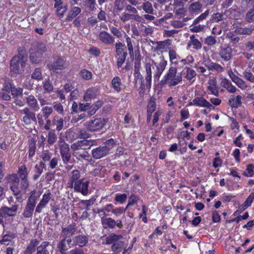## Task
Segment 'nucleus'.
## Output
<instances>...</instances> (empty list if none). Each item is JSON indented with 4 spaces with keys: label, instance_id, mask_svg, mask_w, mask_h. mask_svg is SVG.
Here are the masks:
<instances>
[{
    "label": "nucleus",
    "instance_id": "obj_1",
    "mask_svg": "<svg viewBox=\"0 0 254 254\" xmlns=\"http://www.w3.org/2000/svg\"><path fill=\"white\" fill-rule=\"evenodd\" d=\"M182 72H178L176 66L171 65L161 80L162 84H166L169 87L175 86L182 81Z\"/></svg>",
    "mask_w": 254,
    "mask_h": 254
},
{
    "label": "nucleus",
    "instance_id": "obj_2",
    "mask_svg": "<svg viewBox=\"0 0 254 254\" xmlns=\"http://www.w3.org/2000/svg\"><path fill=\"white\" fill-rule=\"evenodd\" d=\"M27 61L26 56L23 52H19L17 56L13 57L10 61L11 74L14 75L23 72Z\"/></svg>",
    "mask_w": 254,
    "mask_h": 254
},
{
    "label": "nucleus",
    "instance_id": "obj_3",
    "mask_svg": "<svg viewBox=\"0 0 254 254\" xmlns=\"http://www.w3.org/2000/svg\"><path fill=\"white\" fill-rule=\"evenodd\" d=\"M46 50V46L43 43H38L32 45V48L30 49V62L33 64L39 63L41 61L43 53Z\"/></svg>",
    "mask_w": 254,
    "mask_h": 254
},
{
    "label": "nucleus",
    "instance_id": "obj_4",
    "mask_svg": "<svg viewBox=\"0 0 254 254\" xmlns=\"http://www.w3.org/2000/svg\"><path fill=\"white\" fill-rule=\"evenodd\" d=\"M123 239V236L121 235H116L112 234L109 235L106 239V244H111L112 251L116 253L120 252L124 245L123 241H121Z\"/></svg>",
    "mask_w": 254,
    "mask_h": 254
},
{
    "label": "nucleus",
    "instance_id": "obj_5",
    "mask_svg": "<svg viewBox=\"0 0 254 254\" xmlns=\"http://www.w3.org/2000/svg\"><path fill=\"white\" fill-rule=\"evenodd\" d=\"M96 144V140L94 139L81 140H78L71 145V149L74 154H77L80 152V150H86Z\"/></svg>",
    "mask_w": 254,
    "mask_h": 254
},
{
    "label": "nucleus",
    "instance_id": "obj_6",
    "mask_svg": "<svg viewBox=\"0 0 254 254\" xmlns=\"http://www.w3.org/2000/svg\"><path fill=\"white\" fill-rule=\"evenodd\" d=\"M107 122V120L103 118H96L86 123L87 129L91 132L98 131L101 130Z\"/></svg>",
    "mask_w": 254,
    "mask_h": 254
},
{
    "label": "nucleus",
    "instance_id": "obj_7",
    "mask_svg": "<svg viewBox=\"0 0 254 254\" xmlns=\"http://www.w3.org/2000/svg\"><path fill=\"white\" fill-rule=\"evenodd\" d=\"M159 58V62L157 63L153 61V63L155 65L153 72L154 81L159 80L167 65V61L164 59L163 56H161Z\"/></svg>",
    "mask_w": 254,
    "mask_h": 254
},
{
    "label": "nucleus",
    "instance_id": "obj_8",
    "mask_svg": "<svg viewBox=\"0 0 254 254\" xmlns=\"http://www.w3.org/2000/svg\"><path fill=\"white\" fill-rule=\"evenodd\" d=\"M60 149L61 157L64 164H67L70 160L69 145L64 141L60 143Z\"/></svg>",
    "mask_w": 254,
    "mask_h": 254
},
{
    "label": "nucleus",
    "instance_id": "obj_9",
    "mask_svg": "<svg viewBox=\"0 0 254 254\" xmlns=\"http://www.w3.org/2000/svg\"><path fill=\"white\" fill-rule=\"evenodd\" d=\"M83 179L78 180L72 186L75 191L80 192L83 195H86L88 192L89 181L83 182Z\"/></svg>",
    "mask_w": 254,
    "mask_h": 254
},
{
    "label": "nucleus",
    "instance_id": "obj_10",
    "mask_svg": "<svg viewBox=\"0 0 254 254\" xmlns=\"http://www.w3.org/2000/svg\"><path fill=\"white\" fill-rule=\"evenodd\" d=\"M53 195L50 191H46L42 196V198L36 207L35 213H40L42 209L46 207L53 197Z\"/></svg>",
    "mask_w": 254,
    "mask_h": 254
},
{
    "label": "nucleus",
    "instance_id": "obj_11",
    "mask_svg": "<svg viewBox=\"0 0 254 254\" xmlns=\"http://www.w3.org/2000/svg\"><path fill=\"white\" fill-rule=\"evenodd\" d=\"M109 148L105 146H100L92 150V157L95 159H99L103 158L109 153Z\"/></svg>",
    "mask_w": 254,
    "mask_h": 254
},
{
    "label": "nucleus",
    "instance_id": "obj_12",
    "mask_svg": "<svg viewBox=\"0 0 254 254\" xmlns=\"http://www.w3.org/2000/svg\"><path fill=\"white\" fill-rule=\"evenodd\" d=\"M19 112L20 114L24 115L22 121L26 125H30L32 121H36L35 114L32 112L29 108L26 107L23 109L20 110Z\"/></svg>",
    "mask_w": 254,
    "mask_h": 254
},
{
    "label": "nucleus",
    "instance_id": "obj_13",
    "mask_svg": "<svg viewBox=\"0 0 254 254\" xmlns=\"http://www.w3.org/2000/svg\"><path fill=\"white\" fill-rule=\"evenodd\" d=\"M232 49L229 46L220 47L219 50V55L223 61L227 62L232 59Z\"/></svg>",
    "mask_w": 254,
    "mask_h": 254
},
{
    "label": "nucleus",
    "instance_id": "obj_14",
    "mask_svg": "<svg viewBox=\"0 0 254 254\" xmlns=\"http://www.w3.org/2000/svg\"><path fill=\"white\" fill-rule=\"evenodd\" d=\"M98 39L102 43L107 45H112L115 42V38L110 33L104 30L99 33Z\"/></svg>",
    "mask_w": 254,
    "mask_h": 254
},
{
    "label": "nucleus",
    "instance_id": "obj_15",
    "mask_svg": "<svg viewBox=\"0 0 254 254\" xmlns=\"http://www.w3.org/2000/svg\"><path fill=\"white\" fill-rule=\"evenodd\" d=\"M72 242L71 238H64L61 240L58 244V248L62 254H65L67 251L71 248L70 244Z\"/></svg>",
    "mask_w": 254,
    "mask_h": 254
},
{
    "label": "nucleus",
    "instance_id": "obj_16",
    "mask_svg": "<svg viewBox=\"0 0 254 254\" xmlns=\"http://www.w3.org/2000/svg\"><path fill=\"white\" fill-rule=\"evenodd\" d=\"M207 89L211 92V94L218 96L219 95V87L214 78L210 79L207 82Z\"/></svg>",
    "mask_w": 254,
    "mask_h": 254
},
{
    "label": "nucleus",
    "instance_id": "obj_17",
    "mask_svg": "<svg viewBox=\"0 0 254 254\" xmlns=\"http://www.w3.org/2000/svg\"><path fill=\"white\" fill-rule=\"evenodd\" d=\"M16 236L15 234L9 232L2 236L1 239L0 240V244L5 246L11 245L14 243L13 240L15 238Z\"/></svg>",
    "mask_w": 254,
    "mask_h": 254
},
{
    "label": "nucleus",
    "instance_id": "obj_18",
    "mask_svg": "<svg viewBox=\"0 0 254 254\" xmlns=\"http://www.w3.org/2000/svg\"><path fill=\"white\" fill-rule=\"evenodd\" d=\"M98 92V88L96 87H91L88 88L84 93L83 99L85 101H90L96 97Z\"/></svg>",
    "mask_w": 254,
    "mask_h": 254
},
{
    "label": "nucleus",
    "instance_id": "obj_19",
    "mask_svg": "<svg viewBox=\"0 0 254 254\" xmlns=\"http://www.w3.org/2000/svg\"><path fill=\"white\" fill-rule=\"evenodd\" d=\"M0 209L5 218H6L7 217L14 216L16 215L18 209V206L17 205H13L11 207L4 206Z\"/></svg>",
    "mask_w": 254,
    "mask_h": 254
},
{
    "label": "nucleus",
    "instance_id": "obj_20",
    "mask_svg": "<svg viewBox=\"0 0 254 254\" xmlns=\"http://www.w3.org/2000/svg\"><path fill=\"white\" fill-rule=\"evenodd\" d=\"M65 67L64 60L62 58H58L50 66V69L53 71L58 72Z\"/></svg>",
    "mask_w": 254,
    "mask_h": 254
},
{
    "label": "nucleus",
    "instance_id": "obj_21",
    "mask_svg": "<svg viewBox=\"0 0 254 254\" xmlns=\"http://www.w3.org/2000/svg\"><path fill=\"white\" fill-rule=\"evenodd\" d=\"M184 70H185L184 73L185 75L184 77L191 83H193L195 80L196 75L195 71L192 68L188 66H186Z\"/></svg>",
    "mask_w": 254,
    "mask_h": 254
},
{
    "label": "nucleus",
    "instance_id": "obj_22",
    "mask_svg": "<svg viewBox=\"0 0 254 254\" xmlns=\"http://www.w3.org/2000/svg\"><path fill=\"white\" fill-rule=\"evenodd\" d=\"M88 237L84 235H79L73 239L74 244L80 247L85 246L88 243Z\"/></svg>",
    "mask_w": 254,
    "mask_h": 254
},
{
    "label": "nucleus",
    "instance_id": "obj_23",
    "mask_svg": "<svg viewBox=\"0 0 254 254\" xmlns=\"http://www.w3.org/2000/svg\"><path fill=\"white\" fill-rule=\"evenodd\" d=\"M193 103L195 104V106L200 107L210 108L212 107L211 103L203 97L195 98Z\"/></svg>",
    "mask_w": 254,
    "mask_h": 254
},
{
    "label": "nucleus",
    "instance_id": "obj_24",
    "mask_svg": "<svg viewBox=\"0 0 254 254\" xmlns=\"http://www.w3.org/2000/svg\"><path fill=\"white\" fill-rule=\"evenodd\" d=\"M26 102L28 105L35 111L40 110V106L37 99L33 95H29L26 98Z\"/></svg>",
    "mask_w": 254,
    "mask_h": 254
},
{
    "label": "nucleus",
    "instance_id": "obj_25",
    "mask_svg": "<svg viewBox=\"0 0 254 254\" xmlns=\"http://www.w3.org/2000/svg\"><path fill=\"white\" fill-rule=\"evenodd\" d=\"M52 124L53 126H56V129L60 131L64 128V122L63 118L56 115L53 118Z\"/></svg>",
    "mask_w": 254,
    "mask_h": 254
},
{
    "label": "nucleus",
    "instance_id": "obj_26",
    "mask_svg": "<svg viewBox=\"0 0 254 254\" xmlns=\"http://www.w3.org/2000/svg\"><path fill=\"white\" fill-rule=\"evenodd\" d=\"M193 46V48L195 50H199L201 48L202 44L201 42L196 38L195 35H191L190 36V41L187 44L188 48L191 46Z\"/></svg>",
    "mask_w": 254,
    "mask_h": 254
},
{
    "label": "nucleus",
    "instance_id": "obj_27",
    "mask_svg": "<svg viewBox=\"0 0 254 254\" xmlns=\"http://www.w3.org/2000/svg\"><path fill=\"white\" fill-rule=\"evenodd\" d=\"M101 223L103 227L105 229H113L115 227L116 224L115 220L111 217H101Z\"/></svg>",
    "mask_w": 254,
    "mask_h": 254
},
{
    "label": "nucleus",
    "instance_id": "obj_28",
    "mask_svg": "<svg viewBox=\"0 0 254 254\" xmlns=\"http://www.w3.org/2000/svg\"><path fill=\"white\" fill-rule=\"evenodd\" d=\"M39 244V241L36 239L32 240L28 244L27 248L21 254H32L36 250V248Z\"/></svg>",
    "mask_w": 254,
    "mask_h": 254
},
{
    "label": "nucleus",
    "instance_id": "obj_29",
    "mask_svg": "<svg viewBox=\"0 0 254 254\" xmlns=\"http://www.w3.org/2000/svg\"><path fill=\"white\" fill-rule=\"evenodd\" d=\"M40 194H37L36 190L31 191L30 193V196H29L27 201L26 204L35 207L37 203V200L39 198Z\"/></svg>",
    "mask_w": 254,
    "mask_h": 254
},
{
    "label": "nucleus",
    "instance_id": "obj_30",
    "mask_svg": "<svg viewBox=\"0 0 254 254\" xmlns=\"http://www.w3.org/2000/svg\"><path fill=\"white\" fill-rule=\"evenodd\" d=\"M145 71H146V76H145V81L146 85L147 87H150L151 86V81H152V70H151V65L150 64L147 63L145 65Z\"/></svg>",
    "mask_w": 254,
    "mask_h": 254
},
{
    "label": "nucleus",
    "instance_id": "obj_31",
    "mask_svg": "<svg viewBox=\"0 0 254 254\" xmlns=\"http://www.w3.org/2000/svg\"><path fill=\"white\" fill-rule=\"evenodd\" d=\"M76 231V228L74 226L70 225L66 228H63L62 230V234L64 238L68 239L70 238L71 236L74 234Z\"/></svg>",
    "mask_w": 254,
    "mask_h": 254
},
{
    "label": "nucleus",
    "instance_id": "obj_32",
    "mask_svg": "<svg viewBox=\"0 0 254 254\" xmlns=\"http://www.w3.org/2000/svg\"><path fill=\"white\" fill-rule=\"evenodd\" d=\"M10 189L12 192L13 195L15 197L17 201L19 202H22L23 199L21 195V191L18 187V185L10 186Z\"/></svg>",
    "mask_w": 254,
    "mask_h": 254
},
{
    "label": "nucleus",
    "instance_id": "obj_33",
    "mask_svg": "<svg viewBox=\"0 0 254 254\" xmlns=\"http://www.w3.org/2000/svg\"><path fill=\"white\" fill-rule=\"evenodd\" d=\"M202 4L198 1L191 3L189 7V10L191 13L198 14L201 11Z\"/></svg>",
    "mask_w": 254,
    "mask_h": 254
},
{
    "label": "nucleus",
    "instance_id": "obj_34",
    "mask_svg": "<svg viewBox=\"0 0 254 254\" xmlns=\"http://www.w3.org/2000/svg\"><path fill=\"white\" fill-rule=\"evenodd\" d=\"M242 96L238 95L236 97L233 96L231 97L229 100V103L232 108H237L242 104Z\"/></svg>",
    "mask_w": 254,
    "mask_h": 254
},
{
    "label": "nucleus",
    "instance_id": "obj_35",
    "mask_svg": "<svg viewBox=\"0 0 254 254\" xmlns=\"http://www.w3.org/2000/svg\"><path fill=\"white\" fill-rule=\"evenodd\" d=\"M81 11L80 7L74 6L73 7L70 11L68 12L66 18L67 21H71L77 15H78Z\"/></svg>",
    "mask_w": 254,
    "mask_h": 254
},
{
    "label": "nucleus",
    "instance_id": "obj_36",
    "mask_svg": "<svg viewBox=\"0 0 254 254\" xmlns=\"http://www.w3.org/2000/svg\"><path fill=\"white\" fill-rule=\"evenodd\" d=\"M49 246V242H43L39 246L37 247L36 254H49L47 248Z\"/></svg>",
    "mask_w": 254,
    "mask_h": 254
},
{
    "label": "nucleus",
    "instance_id": "obj_37",
    "mask_svg": "<svg viewBox=\"0 0 254 254\" xmlns=\"http://www.w3.org/2000/svg\"><path fill=\"white\" fill-rule=\"evenodd\" d=\"M35 207L26 204L22 213L23 216L25 218H31Z\"/></svg>",
    "mask_w": 254,
    "mask_h": 254
},
{
    "label": "nucleus",
    "instance_id": "obj_38",
    "mask_svg": "<svg viewBox=\"0 0 254 254\" xmlns=\"http://www.w3.org/2000/svg\"><path fill=\"white\" fill-rule=\"evenodd\" d=\"M207 67L210 70H215L218 72H222L224 71V68L220 64L211 62L207 64Z\"/></svg>",
    "mask_w": 254,
    "mask_h": 254
},
{
    "label": "nucleus",
    "instance_id": "obj_39",
    "mask_svg": "<svg viewBox=\"0 0 254 254\" xmlns=\"http://www.w3.org/2000/svg\"><path fill=\"white\" fill-rule=\"evenodd\" d=\"M3 81L2 91L9 93L12 89V81L8 78L5 77L2 79Z\"/></svg>",
    "mask_w": 254,
    "mask_h": 254
},
{
    "label": "nucleus",
    "instance_id": "obj_40",
    "mask_svg": "<svg viewBox=\"0 0 254 254\" xmlns=\"http://www.w3.org/2000/svg\"><path fill=\"white\" fill-rule=\"evenodd\" d=\"M194 61V59L193 56L189 55L187 56L185 59H180L177 62H178V64H180V67H183L185 65L192 64Z\"/></svg>",
    "mask_w": 254,
    "mask_h": 254
},
{
    "label": "nucleus",
    "instance_id": "obj_41",
    "mask_svg": "<svg viewBox=\"0 0 254 254\" xmlns=\"http://www.w3.org/2000/svg\"><path fill=\"white\" fill-rule=\"evenodd\" d=\"M169 61L172 63V64L176 65L178 64V62L177 61L174 62V60H180V57L177 54V52L175 50L173 49H170L169 51Z\"/></svg>",
    "mask_w": 254,
    "mask_h": 254
},
{
    "label": "nucleus",
    "instance_id": "obj_42",
    "mask_svg": "<svg viewBox=\"0 0 254 254\" xmlns=\"http://www.w3.org/2000/svg\"><path fill=\"white\" fill-rule=\"evenodd\" d=\"M55 7L57 8L56 13L57 15L60 17H63L64 13L67 10L66 6H62L60 3H57L55 4Z\"/></svg>",
    "mask_w": 254,
    "mask_h": 254
},
{
    "label": "nucleus",
    "instance_id": "obj_43",
    "mask_svg": "<svg viewBox=\"0 0 254 254\" xmlns=\"http://www.w3.org/2000/svg\"><path fill=\"white\" fill-rule=\"evenodd\" d=\"M254 198V193H251V194L250 195V196L247 198V199L245 201L244 205L241 206L239 207V209L237 211H236L235 213H237V212H239L240 211H242L246 209L248 206H249L251 204Z\"/></svg>",
    "mask_w": 254,
    "mask_h": 254
},
{
    "label": "nucleus",
    "instance_id": "obj_44",
    "mask_svg": "<svg viewBox=\"0 0 254 254\" xmlns=\"http://www.w3.org/2000/svg\"><path fill=\"white\" fill-rule=\"evenodd\" d=\"M18 174L21 179H27L28 175V168L25 165H21L18 168Z\"/></svg>",
    "mask_w": 254,
    "mask_h": 254
},
{
    "label": "nucleus",
    "instance_id": "obj_45",
    "mask_svg": "<svg viewBox=\"0 0 254 254\" xmlns=\"http://www.w3.org/2000/svg\"><path fill=\"white\" fill-rule=\"evenodd\" d=\"M121 80L119 77L116 76L112 80V87L117 92L121 90Z\"/></svg>",
    "mask_w": 254,
    "mask_h": 254
},
{
    "label": "nucleus",
    "instance_id": "obj_46",
    "mask_svg": "<svg viewBox=\"0 0 254 254\" xmlns=\"http://www.w3.org/2000/svg\"><path fill=\"white\" fill-rule=\"evenodd\" d=\"M7 180L10 186L18 185L19 179L16 174H10L7 177Z\"/></svg>",
    "mask_w": 254,
    "mask_h": 254
},
{
    "label": "nucleus",
    "instance_id": "obj_47",
    "mask_svg": "<svg viewBox=\"0 0 254 254\" xmlns=\"http://www.w3.org/2000/svg\"><path fill=\"white\" fill-rule=\"evenodd\" d=\"M156 108V103L155 99L151 97L148 102L147 107V113L152 114L155 110Z\"/></svg>",
    "mask_w": 254,
    "mask_h": 254
},
{
    "label": "nucleus",
    "instance_id": "obj_48",
    "mask_svg": "<svg viewBox=\"0 0 254 254\" xmlns=\"http://www.w3.org/2000/svg\"><path fill=\"white\" fill-rule=\"evenodd\" d=\"M47 138V142L50 145L54 144L56 142L57 137L55 130L51 129L49 130Z\"/></svg>",
    "mask_w": 254,
    "mask_h": 254
},
{
    "label": "nucleus",
    "instance_id": "obj_49",
    "mask_svg": "<svg viewBox=\"0 0 254 254\" xmlns=\"http://www.w3.org/2000/svg\"><path fill=\"white\" fill-rule=\"evenodd\" d=\"M141 7L146 13L151 14H153L154 9L152 4L150 2H143Z\"/></svg>",
    "mask_w": 254,
    "mask_h": 254
},
{
    "label": "nucleus",
    "instance_id": "obj_50",
    "mask_svg": "<svg viewBox=\"0 0 254 254\" xmlns=\"http://www.w3.org/2000/svg\"><path fill=\"white\" fill-rule=\"evenodd\" d=\"M127 199V195L126 193H117L115 197V201L119 204L124 203Z\"/></svg>",
    "mask_w": 254,
    "mask_h": 254
},
{
    "label": "nucleus",
    "instance_id": "obj_51",
    "mask_svg": "<svg viewBox=\"0 0 254 254\" xmlns=\"http://www.w3.org/2000/svg\"><path fill=\"white\" fill-rule=\"evenodd\" d=\"M10 91L11 92L12 95L15 99L22 97L23 96V89L22 88L13 87Z\"/></svg>",
    "mask_w": 254,
    "mask_h": 254
},
{
    "label": "nucleus",
    "instance_id": "obj_52",
    "mask_svg": "<svg viewBox=\"0 0 254 254\" xmlns=\"http://www.w3.org/2000/svg\"><path fill=\"white\" fill-rule=\"evenodd\" d=\"M31 78L38 81L41 80L43 78L41 69L40 68H35L31 74Z\"/></svg>",
    "mask_w": 254,
    "mask_h": 254
},
{
    "label": "nucleus",
    "instance_id": "obj_53",
    "mask_svg": "<svg viewBox=\"0 0 254 254\" xmlns=\"http://www.w3.org/2000/svg\"><path fill=\"white\" fill-rule=\"evenodd\" d=\"M85 5L91 11L96 10V3L95 0H85Z\"/></svg>",
    "mask_w": 254,
    "mask_h": 254
},
{
    "label": "nucleus",
    "instance_id": "obj_54",
    "mask_svg": "<svg viewBox=\"0 0 254 254\" xmlns=\"http://www.w3.org/2000/svg\"><path fill=\"white\" fill-rule=\"evenodd\" d=\"M80 172L77 170H75L72 171L71 176L70 178V182L71 183V185L73 186L76 181H78V179L80 177Z\"/></svg>",
    "mask_w": 254,
    "mask_h": 254
},
{
    "label": "nucleus",
    "instance_id": "obj_55",
    "mask_svg": "<svg viewBox=\"0 0 254 254\" xmlns=\"http://www.w3.org/2000/svg\"><path fill=\"white\" fill-rule=\"evenodd\" d=\"M52 156V153H51L49 150H44L42 152L40 157L42 159L43 161L46 162L50 161Z\"/></svg>",
    "mask_w": 254,
    "mask_h": 254
},
{
    "label": "nucleus",
    "instance_id": "obj_56",
    "mask_svg": "<svg viewBox=\"0 0 254 254\" xmlns=\"http://www.w3.org/2000/svg\"><path fill=\"white\" fill-rule=\"evenodd\" d=\"M73 155L77 157H80L88 162H90L92 160L90 155L86 151H83L82 153L79 152L77 154H74Z\"/></svg>",
    "mask_w": 254,
    "mask_h": 254
},
{
    "label": "nucleus",
    "instance_id": "obj_57",
    "mask_svg": "<svg viewBox=\"0 0 254 254\" xmlns=\"http://www.w3.org/2000/svg\"><path fill=\"white\" fill-rule=\"evenodd\" d=\"M43 116L45 119H47L51 115L53 112V109L52 107L48 106H45L42 108L41 110Z\"/></svg>",
    "mask_w": 254,
    "mask_h": 254
},
{
    "label": "nucleus",
    "instance_id": "obj_58",
    "mask_svg": "<svg viewBox=\"0 0 254 254\" xmlns=\"http://www.w3.org/2000/svg\"><path fill=\"white\" fill-rule=\"evenodd\" d=\"M43 88L44 91L48 93L51 92L53 89L54 86L50 82L49 79H48L43 84Z\"/></svg>",
    "mask_w": 254,
    "mask_h": 254
},
{
    "label": "nucleus",
    "instance_id": "obj_59",
    "mask_svg": "<svg viewBox=\"0 0 254 254\" xmlns=\"http://www.w3.org/2000/svg\"><path fill=\"white\" fill-rule=\"evenodd\" d=\"M80 76L82 78L85 80H89L91 79L92 76V73L87 69H83L80 72Z\"/></svg>",
    "mask_w": 254,
    "mask_h": 254
},
{
    "label": "nucleus",
    "instance_id": "obj_60",
    "mask_svg": "<svg viewBox=\"0 0 254 254\" xmlns=\"http://www.w3.org/2000/svg\"><path fill=\"white\" fill-rule=\"evenodd\" d=\"M126 211V208L123 207H118L114 208L113 213L115 216L119 217Z\"/></svg>",
    "mask_w": 254,
    "mask_h": 254
},
{
    "label": "nucleus",
    "instance_id": "obj_61",
    "mask_svg": "<svg viewBox=\"0 0 254 254\" xmlns=\"http://www.w3.org/2000/svg\"><path fill=\"white\" fill-rule=\"evenodd\" d=\"M133 14H130L126 12H123L120 16V19L124 22L132 20Z\"/></svg>",
    "mask_w": 254,
    "mask_h": 254
},
{
    "label": "nucleus",
    "instance_id": "obj_62",
    "mask_svg": "<svg viewBox=\"0 0 254 254\" xmlns=\"http://www.w3.org/2000/svg\"><path fill=\"white\" fill-rule=\"evenodd\" d=\"M216 42L215 37L212 36H209L205 39V43L208 46H213Z\"/></svg>",
    "mask_w": 254,
    "mask_h": 254
},
{
    "label": "nucleus",
    "instance_id": "obj_63",
    "mask_svg": "<svg viewBox=\"0 0 254 254\" xmlns=\"http://www.w3.org/2000/svg\"><path fill=\"white\" fill-rule=\"evenodd\" d=\"M126 42H127V44L128 50L129 52V54L130 56L133 55V45L132 44V41H131V39L127 36V37H126Z\"/></svg>",
    "mask_w": 254,
    "mask_h": 254
},
{
    "label": "nucleus",
    "instance_id": "obj_64",
    "mask_svg": "<svg viewBox=\"0 0 254 254\" xmlns=\"http://www.w3.org/2000/svg\"><path fill=\"white\" fill-rule=\"evenodd\" d=\"M163 112L162 109H158L154 114L153 117V119L152 121L153 125H155V124L158 122L159 117L161 116Z\"/></svg>",
    "mask_w": 254,
    "mask_h": 254
}]
</instances>
